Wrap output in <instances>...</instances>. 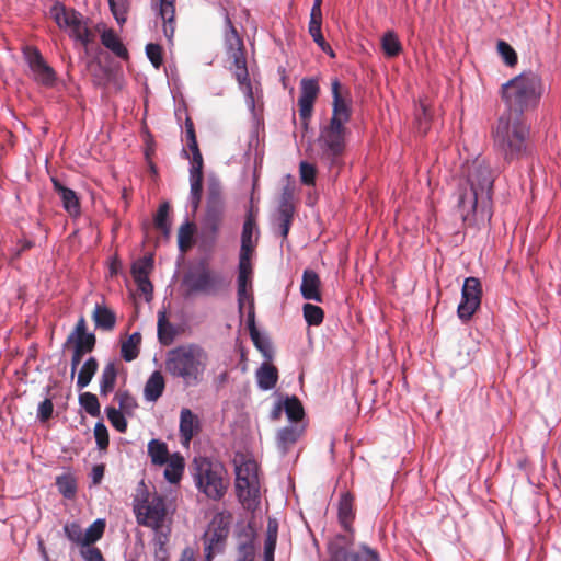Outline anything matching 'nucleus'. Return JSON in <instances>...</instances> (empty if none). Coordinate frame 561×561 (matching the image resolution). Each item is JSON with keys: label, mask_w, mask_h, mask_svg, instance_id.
Segmentation results:
<instances>
[{"label": "nucleus", "mask_w": 561, "mask_h": 561, "mask_svg": "<svg viewBox=\"0 0 561 561\" xmlns=\"http://www.w3.org/2000/svg\"><path fill=\"white\" fill-rule=\"evenodd\" d=\"M493 149L507 164L531 154L530 127L525 117L502 114L492 128Z\"/></svg>", "instance_id": "nucleus-1"}, {"label": "nucleus", "mask_w": 561, "mask_h": 561, "mask_svg": "<svg viewBox=\"0 0 561 561\" xmlns=\"http://www.w3.org/2000/svg\"><path fill=\"white\" fill-rule=\"evenodd\" d=\"M543 91L542 79L535 71H524L512 78L501 88L502 100L506 106L504 114L524 117L539 106Z\"/></svg>", "instance_id": "nucleus-2"}, {"label": "nucleus", "mask_w": 561, "mask_h": 561, "mask_svg": "<svg viewBox=\"0 0 561 561\" xmlns=\"http://www.w3.org/2000/svg\"><path fill=\"white\" fill-rule=\"evenodd\" d=\"M207 354L197 344L179 345L167 352L165 371L174 378H181L186 385H196L205 370Z\"/></svg>", "instance_id": "nucleus-3"}, {"label": "nucleus", "mask_w": 561, "mask_h": 561, "mask_svg": "<svg viewBox=\"0 0 561 561\" xmlns=\"http://www.w3.org/2000/svg\"><path fill=\"white\" fill-rule=\"evenodd\" d=\"M133 507L139 525L154 530L164 529L168 514L165 500L157 492L150 493L142 481L137 486Z\"/></svg>", "instance_id": "nucleus-4"}, {"label": "nucleus", "mask_w": 561, "mask_h": 561, "mask_svg": "<svg viewBox=\"0 0 561 561\" xmlns=\"http://www.w3.org/2000/svg\"><path fill=\"white\" fill-rule=\"evenodd\" d=\"M193 476L197 489L208 499L219 501L226 494L229 481L222 463L207 458L195 459Z\"/></svg>", "instance_id": "nucleus-5"}, {"label": "nucleus", "mask_w": 561, "mask_h": 561, "mask_svg": "<svg viewBox=\"0 0 561 561\" xmlns=\"http://www.w3.org/2000/svg\"><path fill=\"white\" fill-rule=\"evenodd\" d=\"M348 129L346 124L329 121L320 127L317 139L320 160L329 168L341 165L346 149Z\"/></svg>", "instance_id": "nucleus-6"}, {"label": "nucleus", "mask_w": 561, "mask_h": 561, "mask_svg": "<svg viewBox=\"0 0 561 561\" xmlns=\"http://www.w3.org/2000/svg\"><path fill=\"white\" fill-rule=\"evenodd\" d=\"M259 468L254 460L247 459L236 465V492L242 506L254 511L260 505Z\"/></svg>", "instance_id": "nucleus-7"}, {"label": "nucleus", "mask_w": 561, "mask_h": 561, "mask_svg": "<svg viewBox=\"0 0 561 561\" xmlns=\"http://www.w3.org/2000/svg\"><path fill=\"white\" fill-rule=\"evenodd\" d=\"M331 561H378V552L366 545L354 547V533L339 534L328 543Z\"/></svg>", "instance_id": "nucleus-8"}, {"label": "nucleus", "mask_w": 561, "mask_h": 561, "mask_svg": "<svg viewBox=\"0 0 561 561\" xmlns=\"http://www.w3.org/2000/svg\"><path fill=\"white\" fill-rule=\"evenodd\" d=\"M183 282L190 293L207 296H215L227 287L224 277L219 273L211 271L204 262L186 273Z\"/></svg>", "instance_id": "nucleus-9"}, {"label": "nucleus", "mask_w": 561, "mask_h": 561, "mask_svg": "<svg viewBox=\"0 0 561 561\" xmlns=\"http://www.w3.org/2000/svg\"><path fill=\"white\" fill-rule=\"evenodd\" d=\"M466 179L467 190L477 192L482 202L490 199L494 174L484 159L477 158L467 165Z\"/></svg>", "instance_id": "nucleus-10"}, {"label": "nucleus", "mask_w": 561, "mask_h": 561, "mask_svg": "<svg viewBox=\"0 0 561 561\" xmlns=\"http://www.w3.org/2000/svg\"><path fill=\"white\" fill-rule=\"evenodd\" d=\"M227 24L230 27L231 36L234 39L236 44V47H233V43L230 44V58L232 59L233 75L238 83L242 87L248 98L253 103V92L251 81L249 78L243 43L241 38L238 36L237 30L232 25V22L230 21L229 18H227Z\"/></svg>", "instance_id": "nucleus-11"}, {"label": "nucleus", "mask_w": 561, "mask_h": 561, "mask_svg": "<svg viewBox=\"0 0 561 561\" xmlns=\"http://www.w3.org/2000/svg\"><path fill=\"white\" fill-rule=\"evenodd\" d=\"M228 535V522L222 516H216L203 536L206 561H211L218 553L224 551Z\"/></svg>", "instance_id": "nucleus-12"}, {"label": "nucleus", "mask_w": 561, "mask_h": 561, "mask_svg": "<svg viewBox=\"0 0 561 561\" xmlns=\"http://www.w3.org/2000/svg\"><path fill=\"white\" fill-rule=\"evenodd\" d=\"M225 213V204L221 190L218 184H210L207 193L206 213L203 220V228L206 233L216 237Z\"/></svg>", "instance_id": "nucleus-13"}, {"label": "nucleus", "mask_w": 561, "mask_h": 561, "mask_svg": "<svg viewBox=\"0 0 561 561\" xmlns=\"http://www.w3.org/2000/svg\"><path fill=\"white\" fill-rule=\"evenodd\" d=\"M320 88L313 78H304L300 81V94L298 98V113L301 121V128L306 133L309 129L310 119L313 114L314 102L319 95Z\"/></svg>", "instance_id": "nucleus-14"}, {"label": "nucleus", "mask_w": 561, "mask_h": 561, "mask_svg": "<svg viewBox=\"0 0 561 561\" xmlns=\"http://www.w3.org/2000/svg\"><path fill=\"white\" fill-rule=\"evenodd\" d=\"M24 57L35 82L45 87H53L55 84L57 80L56 72L46 62L36 47H26L24 49Z\"/></svg>", "instance_id": "nucleus-15"}, {"label": "nucleus", "mask_w": 561, "mask_h": 561, "mask_svg": "<svg viewBox=\"0 0 561 561\" xmlns=\"http://www.w3.org/2000/svg\"><path fill=\"white\" fill-rule=\"evenodd\" d=\"M482 287L477 277H467L465 279L461 301L458 306L457 313L462 321H468L481 305Z\"/></svg>", "instance_id": "nucleus-16"}, {"label": "nucleus", "mask_w": 561, "mask_h": 561, "mask_svg": "<svg viewBox=\"0 0 561 561\" xmlns=\"http://www.w3.org/2000/svg\"><path fill=\"white\" fill-rule=\"evenodd\" d=\"M332 90V115L329 121L347 124L352 118V95L347 88L343 87L337 79L331 83Z\"/></svg>", "instance_id": "nucleus-17"}, {"label": "nucleus", "mask_w": 561, "mask_h": 561, "mask_svg": "<svg viewBox=\"0 0 561 561\" xmlns=\"http://www.w3.org/2000/svg\"><path fill=\"white\" fill-rule=\"evenodd\" d=\"M252 274L253 268L251 262L239 261L238 264V278H237V295L238 307L242 311L245 302L250 304V310H254V299L252 293Z\"/></svg>", "instance_id": "nucleus-18"}, {"label": "nucleus", "mask_w": 561, "mask_h": 561, "mask_svg": "<svg viewBox=\"0 0 561 561\" xmlns=\"http://www.w3.org/2000/svg\"><path fill=\"white\" fill-rule=\"evenodd\" d=\"M105 522L103 519L94 520L83 533V546L80 554L84 561H104L103 556L96 547L93 546L104 534Z\"/></svg>", "instance_id": "nucleus-19"}, {"label": "nucleus", "mask_w": 561, "mask_h": 561, "mask_svg": "<svg viewBox=\"0 0 561 561\" xmlns=\"http://www.w3.org/2000/svg\"><path fill=\"white\" fill-rule=\"evenodd\" d=\"M481 196L474 191L460 186L458 191L457 208L465 224L472 225L478 211V203Z\"/></svg>", "instance_id": "nucleus-20"}, {"label": "nucleus", "mask_w": 561, "mask_h": 561, "mask_svg": "<svg viewBox=\"0 0 561 561\" xmlns=\"http://www.w3.org/2000/svg\"><path fill=\"white\" fill-rule=\"evenodd\" d=\"M73 343L76 347L82 350L85 353L93 351L96 339L93 333L87 332V322L84 317H80L73 331L67 339L66 345Z\"/></svg>", "instance_id": "nucleus-21"}, {"label": "nucleus", "mask_w": 561, "mask_h": 561, "mask_svg": "<svg viewBox=\"0 0 561 561\" xmlns=\"http://www.w3.org/2000/svg\"><path fill=\"white\" fill-rule=\"evenodd\" d=\"M237 561H254L256 546L255 531L252 527H244L237 537Z\"/></svg>", "instance_id": "nucleus-22"}, {"label": "nucleus", "mask_w": 561, "mask_h": 561, "mask_svg": "<svg viewBox=\"0 0 561 561\" xmlns=\"http://www.w3.org/2000/svg\"><path fill=\"white\" fill-rule=\"evenodd\" d=\"M154 3L163 22V33L171 41L175 32V0H154Z\"/></svg>", "instance_id": "nucleus-23"}, {"label": "nucleus", "mask_w": 561, "mask_h": 561, "mask_svg": "<svg viewBox=\"0 0 561 561\" xmlns=\"http://www.w3.org/2000/svg\"><path fill=\"white\" fill-rule=\"evenodd\" d=\"M321 280L319 275L312 270H305L300 285L301 296L307 300L322 301L320 293Z\"/></svg>", "instance_id": "nucleus-24"}, {"label": "nucleus", "mask_w": 561, "mask_h": 561, "mask_svg": "<svg viewBox=\"0 0 561 561\" xmlns=\"http://www.w3.org/2000/svg\"><path fill=\"white\" fill-rule=\"evenodd\" d=\"M337 517L341 526L346 533H354L353 522L355 519L354 496L346 492L339 501Z\"/></svg>", "instance_id": "nucleus-25"}, {"label": "nucleus", "mask_w": 561, "mask_h": 561, "mask_svg": "<svg viewBox=\"0 0 561 561\" xmlns=\"http://www.w3.org/2000/svg\"><path fill=\"white\" fill-rule=\"evenodd\" d=\"M255 219L252 215L245 218L241 233V249L239 261L251 262V255L254 251L255 244L252 241L253 232L255 229Z\"/></svg>", "instance_id": "nucleus-26"}, {"label": "nucleus", "mask_w": 561, "mask_h": 561, "mask_svg": "<svg viewBox=\"0 0 561 561\" xmlns=\"http://www.w3.org/2000/svg\"><path fill=\"white\" fill-rule=\"evenodd\" d=\"M295 207L291 203V194L287 190L282 194L278 213H279V229L283 238H287L293 217H294Z\"/></svg>", "instance_id": "nucleus-27"}, {"label": "nucleus", "mask_w": 561, "mask_h": 561, "mask_svg": "<svg viewBox=\"0 0 561 561\" xmlns=\"http://www.w3.org/2000/svg\"><path fill=\"white\" fill-rule=\"evenodd\" d=\"M199 430L197 416L187 408H183L180 414V435L184 445H188Z\"/></svg>", "instance_id": "nucleus-28"}, {"label": "nucleus", "mask_w": 561, "mask_h": 561, "mask_svg": "<svg viewBox=\"0 0 561 561\" xmlns=\"http://www.w3.org/2000/svg\"><path fill=\"white\" fill-rule=\"evenodd\" d=\"M178 334L179 331L175 325L169 321L167 311L164 309L159 310L157 323L159 343L163 346H169L174 342Z\"/></svg>", "instance_id": "nucleus-29"}, {"label": "nucleus", "mask_w": 561, "mask_h": 561, "mask_svg": "<svg viewBox=\"0 0 561 561\" xmlns=\"http://www.w3.org/2000/svg\"><path fill=\"white\" fill-rule=\"evenodd\" d=\"M92 320L96 329L111 332L116 325V314L105 305L96 304L92 311Z\"/></svg>", "instance_id": "nucleus-30"}, {"label": "nucleus", "mask_w": 561, "mask_h": 561, "mask_svg": "<svg viewBox=\"0 0 561 561\" xmlns=\"http://www.w3.org/2000/svg\"><path fill=\"white\" fill-rule=\"evenodd\" d=\"M55 191L59 194L65 210L71 215L77 216L80 214V202L75 191L66 187L59 181L53 179Z\"/></svg>", "instance_id": "nucleus-31"}, {"label": "nucleus", "mask_w": 561, "mask_h": 561, "mask_svg": "<svg viewBox=\"0 0 561 561\" xmlns=\"http://www.w3.org/2000/svg\"><path fill=\"white\" fill-rule=\"evenodd\" d=\"M122 367V364L118 362H108L104 366L100 377V393L102 396H107L113 392L116 386L119 368Z\"/></svg>", "instance_id": "nucleus-32"}, {"label": "nucleus", "mask_w": 561, "mask_h": 561, "mask_svg": "<svg viewBox=\"0 0 561 561\" xmlns=\"http://www.w3.org/2000/svg\"><path fill=\"white\" fill-rule=\"evenodd\" d=\"M165 389V380L161 371H153L144 388V397L149 402H156Z\"/></svg>", "instance_id": "nucleus-33"}, {"label": "nucleus", "mask_w": 561, "mask_h": 561, "mask_svg": "<svg viewBox=\"0 0 561 561\" xmlns=\"http://www.w3.org/2000/svg\"><path fill=\"white\" fill-rule=\"evenodd\" d=\"M102 44L110 49L115 56L122 59H128L129 54L125 45L122 43L117 34L112 30H105L101 35Z\"/></svg>", "instance_id": "nucleus-34"}, {"label": "nucleus", "mask_w": 561, "mask_h": 561, "mask_svg": "<svg viewBox=\"0 0 561 561\" xmlns=\"http://www.w3.org/2000/svg\"><path fill=\"white\" fill-rule=\"evenodd\" d=\"M256 379L262 390H271L277 383L278 370L275 366L264 363L256 371Z\"/></svg>", "instance_id": "nucleus-35"}, {"label": "nucleus", "mask_w": 561, "mask_h": 561, "mask_svg": "<svg viewBox=\"0 0 561 561\" xmlns=\"http://www.w3.org/2000/svg\"><path fill=\"white\" fill-rule=\"evenodd\" d=\"M278 523L275 518H268L264 541V560L274 561V552L277 542Z\"/></svg>", "instance_id": "nucleus-36"}, {"label": "nucleus", "mask_w": 561, "mask_h": 561, "mask_svg": "<svg viewBox=\"0 0 561 561\" xmlns=\"http://www.w3.org/2000/svg\"><path fill=\"white\" fill-rule=\"evenodd\" d=\"M164 469V478L170 483H178L184 471V458L180 454H173L171 455L170 459L168 460Z\"/></svg>", "instance_id": "nucleus-37"}, {"label": "nucleus", "mask_w": 561, "mask_h": 561, "mask_svg": "<svg viewBox=\"0 0 561 561\" xmlns=\"http://www.w3.org/2000/svg\"><path fill=\"white\" fill-rule=\"evenodd\" d=\"M302 433L301 428L295 425H288L280 428L277 433L278 447L286 453L290 446H293Z\"/></svg>", "instance_id": "nucleus-38"}, {"label": "nucleus", "mask_w": 561, "mask_h": 561, "mask_svg": "<svg viewBox=\"0 0 561 561\" xmlns=\"http://www.w3.org/2000/svg\"><path fill=\"white\" fill-rule=\"evenodd\" d=\"M148 455L153 465L162 466L170 459L168 446L164 442L159 439H151L148 443Z\"/></svg>", "instance_id": "nucleus-39"}, {"label": "nucleus", "mask_w": 561, "mask_h": 561, "mask_svg": "<svg viewBox=\"0 0 561 561\" xmlns=\"http://www.w3.org/2000/svg\"><path fill=\"white\" fill-rule=\"evenodd\" d=\"M140 343L141 334L139 332L133 333L126 341L122 343L121 354L124 360L131 362L138 357Z\"/></svg>", "instance_id": "nucleus-40"}, {"label": "nucleus", "mask_w": 561, "mask_h": 561, "mask_svg": "<svg viewBox=\"0 0 561 561\" xmlns=\"http://www.w3.org/2000/svg\"><path fill=\"white\" fill-rule=\"evenodd\" d=\"M99 363L95 357L88 358L79 370L77 387L78 389L85 388L98 371Z\"/></svg>", "instance_id": "nucleus-41"}, {"label": "nucleus", "mask_w": 561, "mask_h": 561, "mask_svg": "<svg viewBox=\"0 0 561 561\" xmlns=\"http://www.w3.org/2000/svg\"><path fill=\"white\" fill-rule=\"evenodd\" d=\"M381 48L388 58H394L402 51V45L393 31H388L381 37Z\"/></svg>", "instance_id": "nucleus-42"}, {"label": "nucleus", "mask_w": 561, "mask_h": 561, "mask_svg": "<svg viewBox=\"0 0 561 561\" xmlns=\"http://www.w3.org/2000/svg\"><path fill=\"white\" fill-rule=\"evenodd\" d=\"M255 313L254 310H249L248 314V328L250 332L251 340L257 350H260L264 355H267L270 352V343L265 339H263L255 325Z\"/></svg>", "instance_id": "nucleus-43"}, {"label": "nucleus", "mask_w": 561, "mask_h": 561, "mask_svg": "<svg viewBox=\"0 0 561 561\" xmlns=\"http://www.w3.org/2000/svg\"><path fill=\"white\" fill-rule=\"evenodd\" d=\"M69 32L75 39L79 41L83 45H88L93 41V34L87 26L85 22L82 20L81 14H79Z\"/></svg>", "instance_id": "nucleus-44"}, {"label": "nucleus", "mask_w": 561, "mask_h": 561, "mask_svg": "<svg viewBox=\"0 0 561 561\" xmlns=\"http://www.w3.org/2000/svg\"><path fill=\"white\" fill-rule=\"evenodd\" d=\"M283 408L287 417L291 422H299L305 416L302 403L296 396L287 397L284 401Z\"/></svg>", "instance_id": "nucleus-45"}, {"label": "nucleus", "mask_w": 561, "mask_h": 561, "mask_svg": "<svg viewBox=\"0 0 561 561\" xmlns=\"http://www.w3.org/2000/svg\"><path fill=\"white\" fill-rule=\"evenodd\" d=\"M152 268H153L152 255H145V256L138 259L131 265V275L134 277V280H137L140 278H148Z\"/></svg>", "instance_id": "nucleus-46"}, {"label": "nucleus", "mask_w": 561, "mask_h": 561, "mask_svg": "<svg viewBox=\"0 0 561 561\" xmlns=\"http://www.w3.org/2000/svg\"><path fill=\"white\" fill-rule=\"evenodd\" d=\"M56 485L58 491L66 499H73L77 493V481L70 473H65L56 478Z\"/></svg>", "instance_id": "nucleus-47"}, {"label": "nucleus", "mask_w": 561, "mask_h": 561, "mask_svg": "<svg viewBox=\"0 0 561 561\" xmlns=\"http://www.w3.org/2000/svg\"><path fill=\"white\" fill-rule=\"evenodd\" d=\"M170 205L168 202L160 204L153 218L156 229L161 231L165 237L170 233V224L168 221Z\"/></svg>", "instance_id": "nucleus-48"}, {"label": "nucleus", "mask_w": 561, "mask_h": 561, "mask_svg": "<svg viewBox=\"0 0 561 561\" xmlns=\"http://www.w3.org/2000/svg\"><path fill=\"white\" fill-rule=\"evenodd\" d=\"M195 226L191 222L183 224L178 232V243L181 252H186L193 245Z\"/></svg>", "instance_id": "nucleus-49"}, {"label": "nucleus", "mask_w": 561, "mask_h": 561, "mask_svg": "<svg viewBox=\"0 0 561 561\" xmlns=\"http://www.w3.org/2000/svg\"><path fill=\"white\" fill-rule=\"evenodd\" d=\"M79 403L88 414L99 417L101 414L98 397L92 392H83L79 396Z\"/></svg>", "instance_id": "nucleus-50"}, {"label": "nucleus", "mask_w": 561, "mask_h": 561, "mask_svg": "<svg viewBox=\"0 0 561 561\" xmlns=\"http://www.w3.org/2000/svg\"><path fill=\"white\" fill-rule=\"evenodd\" d=\"M304 318L309 325H320L323 322L324 311L321 307L305 304L302 307Z\"/></svg>", "instance_id": "nucleus-51"}, {"label": "nucleus", "mask_w": 561, "mask_h": 561, "mask_svg": "<svg viewBox=\"0 0 561 561\" xmlns=\"http://www.w3.org/2000/svg\"><path fill=\"white\" fill-rule=\"evenodd\" d=\"M157 535L154 538V558L156 561H167L169 559L167 543L168 534L164 529L156 530Z\"/></svg>", "instance_id": "nucleus-52"}, {"label": "nucleus", "mask_w": 561, "mask_h": 561, "mask_svg": "<svg viewBox=\"0 0 561 561\" xmlns=\"http://www.w3.org/2000/svg\"><path fill=\"white\" fill-rule=\"evenodd\" d=\"M105 412L112 426L119 433H125L127 430V421L122 411L114 407H107Z\"/></svg>", "instance_id": "nucleus-53"}, {"label": "nucleus", "mask_w": 561, "mask_h": 561, "mask_svg": "<svg viewBox=\"0 0 561 561\" xmlns=\"http://www.w3.org/2000/svg\"><path fill=\"white\" fill-rule=\"evenodd\" d=\"M192 205L196 209L203 191V173H190Z\"/></svg>", "instance_id": "nucleus-54"}, {"label": "nucleus", "mask_w": 561, "mask_h": 561, "mask_svg": "<svg viewBox=\"0 0 561 561\" xmlns=\"http://www.w3.org/2000/svg\"><path fill=\"white\" fill-rule=\"evenodd\" d=\"M79 13L76 11H68L65 8H61L55 12V21L60 28L70 30Z\"/></svg>", "instance_id": "nucleus-55"}, {"label": "nucleus", "mask_w": 561, "mask_h": 561, "mask_svg": "<svg viewBox=\"0 0 561 561\" xmlns=\"http://www.w3.org/2000/svg\"><path fill=\"white\" fill-rule=\"evenodd\" d=\"M146 55L151 65L159 69L163 64V48L159 44L149 43L146 45Z\"/></svg>", "instance_id": "nucleus-56"}, {"label": "nucleus", "mask_w": 561, "mask_h": 561, "mask_svg": "<svg viewBox=\"0 0 561 561\" xmlns=\"http://www.w3.org/2000/svg\"><path fill=\"white\" fill-rule=\"evenodd\" d=\"M497 51L507 66L513 67L517 64V54L508 43L499 41Z\"/></svg>", "instance_id": "nucleus-57"}, {"label": "nucleus", "mask_w": 561, "mask_h": 561, "mask_svg": "<svg viewBox=\"0 0 561 561\" xmlns=\"http://www.w3.org/2000/svg\"><path fill=\"white\" fill-rule=\"evenodd\" d=\"M415 117L419 124V129L425 134L428 129L431 112L430 107L424 102H420L419 106L416 107Z\"/></svg>", "instance_id": "nucleus-58"}, {"label": "nucleus", "mask_w": 561, "mask_h": 561, "mask_svg": "<svg viewBox=\"0 0 561 561\" xmlns=\"http://www.w3.org/2000/svg\"><path fill=\"white\" fill-rule=\"evenodd\" d=\"M64 531L69 540L77 543L80 548L83 546L84 530L77 523L66 524Z\"/></svg>", "instance_id": "nucleus-59"}, {"label": "nucleus", "mask_w": 561, "mask_h": 561, "mask_svg": "<svg viewBox=\"0 0 561 561\" xmlns=\"http://www.w3.org/2000/svg\"><path fill=\"white\" fill-rule=\"evenodd\" d=\"M299 172L301 182L306 185H314L317 170L313 164L306 161L300 162Z\"/></svg>", "instance_id": "nucleus-60"}, {"label": "nucleus", "mask_w": 561, "mask_h": 561, "mask_svg": "<svg viewBox=\"0 0 561 561\" xmlns=\"http://www.w3.org/2000/svg\"><path fill=\"white\" fill-rule=\"evenodd\" d=\"M111 11L116 21L122 24L126 21L127 0H108Z\"/></svg>", "instance_id": "nucleus-61"}, {"label": "nucleus", "mask_w": 561, "mask_h": 561, "mask_svg": "<svg viewBox=\"0 0 561 561\" xmlns=\"http://www.w3.org/2000/svg\"><path fill=\"white\" fill-rule=\"evenodd\" d=\"M94 437L96 445L101 450H105L108 447V432L106 426L102 422H98L94 426Z\"/></svg>", "instance_id": "nucleus-62"}, {"label": "nucleus", "mask_w": 561, "mask_h": 561, "mask_svg": "<svg viewBox=\"0 0 561 561\" xmlns=\"http://www.w3.org/2000/svg\"><path fill=\"white\" fill-rule=\"evenodd\" d=\"M33 247H34V242L32 240H28V239L19 240L18 247L11 250L10 263L18 261L25 251L32 249Z\"/></svg>", "instance_id": "nucleus-63"}, {"label": "nucleus", "mask_w": 561, "mask_h": 561, "mask_svg": "<svg viewBox=\"0 0 561 561\" xmlns=\"http://www.w3.org/2000/svg\"><path fill=\"white\" fill-rule=\"evenodd\" d=\"M53 412H54L53 401H51V399L46 398L38 405L37 417L41 422H46L51 417Z\"/></svg>", "instance_id": "nucleus-64"}]
</instances>
